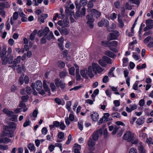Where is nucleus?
Listing matches in <instances>:
<instances>
[{
    "instance_id": "774afa93",
    "label": "nucleus",
    "mask_w": 153,
    "mask_h": 153,
    "mask_svg": "<svg viewBox=\"0 0 153 153\" xmlns=\"http://www.w3.org/2000/svg\"><path fill=\"white\" fill-rule=\"evenodd\" d=\"M129 153H137V152L135 148H132L130 149Z\"/></svg>"
},
{
    "instance_id": "3c124183",
    "label": "nucleus",
    "mask_w": 153,
    "mask_h": 153,
    "mask_svg": "<svg viewBox=\"0 0 153 153\" xmlns=\"http://www.w3.org/2000/svg\"><path fill=\"white\" fill-rule=\"evenodd\" d=\"M59 126L62 130H64L66 127L63 121H61L60 123H59Z\"/></svg>"
},
{
    "instance_id": "37998d69",
    "label": "nucleus",
    "mask_w": 153,
    "mask_h": 153,
    "mask_svg": "<svg viewBox=\"0 0 153 153\" xmlns=\"http://www.w3.org/2000/svg\"><path fill=\"white\" fill-rule=\"evenodd\" d=\"M2 142H0V144L2 143ZM8 149V146L6 145L0 144V149L2 150H7Z\"/></svg>"
},
{
    "instance_id": "0eeeda50",
    "label": "nucleus",
    "mask_w": 153,
    "mask_h": 153,
    "mask_svg": "<svg viewBox=\"0 0 153 153\" xmlns=\"http://www.w3.org/2000/svg\"><path fill=\"white\" fill-rule=\"evenodd\" d=\"M87 20V24L91 28H92L94 26L93 22L94 19L91 16L87 15L86 17Z\"/></svg>"
},
{
    "instance_id": "6e6552de",
    "label": "nucleus",
    "mask_w": 153,
    "mask_h": 153,
    "mask_svg": "<svg viewBox=\"0 0 153 153\" xmlns=\"http://www.w3.org/2000/svg\"><path fill=\"white\" fill-rule=\"evenodd\" d=\"M146 27L144 29V30L146 31L151 29L153 27V20L149 19L146 21Z\"/></svg>"
},
{
    "instance_id": "423d86ee",
    "label": "nucleus",
    "mask_w": 153,
    "mask_h": 153,
    "mask_svg": "<svg viewBox=\"0 0 153 153\" xmlns=\"http://www.w3.org/2000/svg\"><path fill=\"white\" fill-rule=\"evenodd\" d=\"M54 82L56 86L60 87L62 89H64L65 87V83L63 80H60L59 79L57 78L54 80Z\"/></svg>"
},
{
    "instance_id": "7c9ffc66",
    "label": "nucleus",
    "mask_w": 153,
    "mask_h": 153,
    "mask_svg": "<svg viewBox=\"0 0 153 153\" xmlns=\"http://www.w3.org/2000/svg\"><path fill=\"white\" fill-rule=\"evenodd\" d=\"M7 52L6 47L5 46H3L1 51V57L2 59H3L4 56L6 55Z\"/></svg>"
},
{
    "instance_id": "aec40b11",
    "label": "nucleus",
    "mask_w": 153,
    "mask_h": 153,
    "mask_svg": "<svg viewBox=\"0 0 153 153\" xmlns=\"http://www.w3.org/2000/svg\"><path fill=\"white\" fill-rule=\"evenodd\" d=\"M43 88L45 90V91L47 92L48 95H50L51 94L50 90L47 84V82L46 80H44L43 82Z\"/></svg>"
},
{
    "instance_id": "052dcab7",
    "label": "nucleus",
    "mask_w": 153,
    "mask_h": 153,
    "mask_svg": "<svg viewBox=\"0 0 153 153\" xmlns=\"http://www.w3.org/2000/svg\"><path fill=\"white\" fill-rule=\"evenodd\" d=\"M58 138L60 139H62L64 137V133L62 131L60 132L58 134Z\"/></svg>"
},
{
    "instance_id": "338daca9",
    "label": "nucleus",
    "mask_w": 153,
    "mask_h": 153,
    "mask_svg": "<svg viewBox=\"0 0 153 153\" xmlns=\"http://www.w3.org/2000/svg\"><path fill=\"white\" fill-rule=\"evenodd\" d=\"M108 76H105L103 77L102 81L103 82L105 83L108 81Z\"/></svg>"
},
{
    "instance_id": "2eb2a0df",
    "label": "nucleus",
    "mask_w": 153,
    "mask_h": 153,
    "mask_svg": "<svg viewBox=\"0 0 153 153\" xmlns=\"http://www.w3.org/2000/svg\"><path fill=\"white\" fill-rule=\"evenodd\" d=\"M90 12L91 14V15L93 16V17H94L97 18L99 17L101 14L100 12L95 9H92L91 10Z\"/></svg>"
},
{
    "instance_id": "4468645a",
    "label": "nucleus",
    "mask_w": 153,
    "mask_h": 153,
    "mask_svg": "<svg viewBox=\"0 0 153 153\" xmlns=\"http://www.w3.org/2000/svg\"><path fill=\"white\" fill-rule=\"evenodd\" d=\"M86 9L83 7L80 10L77 11L76 13V16L77 17H82L85 14Z\"/></svg>"
},
{
    "instance_id": "13d9d810",
    "label": "nucleus",
    "mask_w": 153,
    "mask_h": 153,
    "mask_svg": "<svg viewBox=\"0 0 153 153\" xmlns=\"http://www.w3.org/2000/svg\"><path fill=\"white\" fill-rule=\"evenodd\" d=\"M78 127L79 128L80 130H82L83 128V123L82 122L79 121L78 123Z\"/></svg>"
},
{
    "instance_id": "c85d7f7f",
    "label": "nucleus",
    "mask_w": 153,
    "mask_h": 153,
    "mask_svg": "<svg viewBox=\"0 0 153 153\" xmlns=\"http://www.w3.org/2000/svg\"><path fill=\"white\" fill-rule=\"evenodd\" d=\"M138 149L140 153H146V151L144 150L143 147L141 143H140L138 146Z\"/></svg>"
},
{
    "instance_id": "680f3d73",
    "label": "nucleus",
    "mask_w": 153,
    "mask_h": 153,
    "mask_svg": "<svg viewBox=\"0 0 153 153\" xmlns=\"http://www.w3.org/2000/svg\"><path fill=\"white\" fill-rule=\"evenodd\" d=\"M74 149L77 150H80L81 149L80 145L77 143L74 144Z\"/></svg>"
},
{
    "instance_id": "bf43d9fd",
    "label": "nucleus",
    "mask_w": 153,
    "mask_h": 153,
    "mask_svg": "<svg viewBox=\"0 0 153 153\" xmlns=\"http://www.w3.org/2000/svg\"><path fill=\"white\" fill-rule=\"evenodd\" d=\"M18 17V14L17 12H14L13 15L12 17L11 18L13 19L14 20H17Z\"/></svg>"
},
{
    "instance_id": "f8f14e48",
    "label": "nucleus",
    "mask_w": 153,
    "mask_h": 153,
    "mask_svg": "<svg viewBox=\"0 0 153 153\" xmlns=\"http://www.w3.org/2000/svg\"><path fill=\"white\" fill-rule=\"evenodd\" d=\"M109 25V22L107 19H102L98 23V25L99 27L104 26L107 28Z\"/></svg>"
},
{
    "instance_id": "c03bdc74",
    "label": "nucleus",
    "mask_w": 153,
    "mask_h": 153,
    "mask_svg": "<svg viewBox=\"0 0 153 153\" xmlns=\"http://www.w3.org/2000/svg\"><path fill=\"white\" fill-rule=\"evenodd\" d=\"M144 123V120L142 118H138L136 121L137 123L139 125H140Z\"/></svg>"
},
{
    "instance_id": "de8ad7c7",
    "label": "nucleus",
    "mask_w": 153,
    "mask_h": 153,
    "mask_svg": "<svg viewBox=\"0 0 153 153\" xmlns=\"http://www.w3.org/2000/svg\"><path fill=\"white\" fill-rule=\"evenodd\" d=\"M30 123V121L29 120L28 118H27L26 120V121L24 123L23 126L24 127H26L28 126L29 125Z\"/></svg>"
},
{
    "instance_id": "e2e57ef3",
    "label": "nucleus",
    "mask_w": 153,
    "mask_h": 153,
    "mask_svg": "<svg viewBox=\"0 0 153 153\" xmlns=\"http://www.w3.org/2000/svg\"><path fill=\"white\" fill-rule=\"evenodd\" d=\"M138 83L139 81H137L135 82L133 86V88L135 90H137V86L138 84Z\"/></svg>"
},
{
    "instance_id": "49530a36",
    "label": "nucleus",
    "mask_w": 153,
    "mask_h": 153,
    "mask_svg": "<svg viewBox=\"0 0 153 153\" xmlns=\"http://www.w3.org/2000/svg\"><path fill=\"white\" fill-rule=\"evenodd\" d=\"M29 98V96L27 95L25 96H22L21 98L22 100V101L23 102H26L27 101V100Z\"/></svg>"
},
{
    "instance_id": "dca6fc26",
    "label": "nucleus",
    "mask_w": 153,
    "mask_h": 153,
    "mask_svg": "<svg viewBox=\"0 0 153 153\" xmlns=\"http://www.w3.org/2000/svg\"><path fill=\"white\" fill-rule=\"evenodd\" d=\"M117 45V42L116 41H114L109 42V49L113 51H115L116 49L112 47H116Z\"/></svg>"
},
{
    "instance_id": "72a5a7b5",
    "label": "nucleus",
    "mask_w": 153,
    "mask_h": 153,
    "mask_svg": "<svg viewBox=\"0 0 153 153\" xmlns=\"http://www.w3.org/2000/svg\"><path fill=\"white\" fill-rule=\"evenodd\" d=\"M102 59H103L105 63L108 64H110L111 63V60L109 57L105 56H104L102 57Z\"/></svg>"
},
{
    "instance_id": "79ce46f5",
    "label": "nucleus",
    "mask_w": 153,
    "mask_h": 153,
    "mask_svg": "<svg viewBox=\"0 0 153 153\" xmlns=\"http://www.w3.org/2000/svg\"><path fill=\"white\" fill-rule=\"evenodd\" d=\"M115 7L117 9H119L120 6V2L119 1H117L114 3Z\"/></svg>"
},
{
    "instance_id": "864d4df0",
    "label": "nucleus",
    "mask_w": 153,
    "mask_h": 153,
    "mask_svg": "<svg viewBox=\"0 0 153 153\" xmlns=\"http://www.w3.org/2000/svg\"><path fill=\"white\" fill-rule=\"evenodd\" d=\"M75 70L74 67H72L70 68L69 70V74L71 75H74V74Z\"/></svg>"
},
{
    "instance_id": "412c9836",
    "label": "nucleus",
    "mask_w": 153,
    "mask_h": 153,
    "mask_svg": "<svg viewBox=\"0 0 153 153\" xmlns=\"http://www.w3.org/2000/svg\"><path fill=\"white\" fill-rule=\"evenodd\" d=\"M59 32L62 35H66L69 33V30L64 27H62V29H60Z\"/></svg>"
},
{
    "instance_id": "0e129e2a",
    "label": "nucleus",
    "mask_w": 153,
    "mask_h": 153,
    "mask_svg": "<svg viewBox=\"0 0 153 153\" xmlns=\"http://www.w3.org/2000/svg\"><path fill=\"white\" fill-rule=\"evenodd\" d=\"M46 42V36H44L42 38L40 41V43L41 44H43L45 43Z\"/></svg>"
},
{
    "instance_id": "f704fd0d",
    "label": "nucleus",
    "mask_w": 153,
    "mask_h": 153,
    "mask_svg": "<svg viewBox=\"0 0 153 153\" xmlns=\"http://www.w3.org/2000/svg\"><path fill=\"white\" fill-rule=\"evenodd\" d=\"M116 25L114 23H112L110 26H108L107 30L109 31H111L116 28Z\"/></svg>"
},
{
    "instance_id": "393cba45",
    "label": "nucleus",
    "mask_w": 153,
    "mask_h": 153,
    "mask_svg": "<svg viewBox=\"0 0 153 153\" xmlns=\"http://www.w3.org/2000/svg\"><path fill=\"white\" fill-rule=\"evenodd\" d=\"M105 54L111 58H114L115 56V54L112 52L109 51H105Z\"/></svg>"
},
{
    "instance_id": "1a4fd4ad",
    "label": "nucleus",
    "mask_w": 153,
    "mask_h": 153,
    "mask_svg": "<svg viewBox=\"0 0 153 153\" xmlns=\"http://www.w3.org/2000/svg\"><path fill=\"white\" fill-rule=\"evenodd\" d=\"M87 0H80L79 4L78 1L77 0L75 1V5L76 8L79 9L80 6H85L87 3Z\"/></svg>"
},
{
    "instance_id": "a18cd8bd",
    "label": "nucleus",
    "mask_w": 153,
    "mask_h": 153,
    "mask_svg": "<svg viewBox=\"0 0 153 153\" xmlns=\"http://www.w3.org/2000/svg\"><path fill=\"white\" fill-rule=\"evenodd\" d=\"M112 117H116L117 118H120V114L117 112H115L112 113L111 115Z\"/></svg>"
},
{
    "instance_id": "ea45409f",
    "label": "nucleus",
    "mask_w": 153,
    "mask_h": 153,
    "mask_svg": "<svg viewBox=\"0 0 153 153\" xmlns=\"http://www.w3.org/2000/svg\"><path fill=\"white\" fill-rule=\"evenodd\" d=\"M71 104L72 102L71 101H68L66 102V107L69 111H70L71 109Z\"/></svg>"
},
{
    "instance_id": "6ab92c4d",
    "label": "nucleus",
    "mask_w": 153,
    "mask_h": 153,
    "mask_svg": "<svg viewBox=\"0 0 153 153\" xmlns=\"http://www.w3.org/2000/svg\"><path fill=\"white\" fill-rule=\"evenodd\" d=\"M129 108L128 107H127L126 108V110L128 113L131 112V111L137 108V106L135 104L130 105H129Z\"/></svg>"
},
{
    "instance_id": "9d476101",
    "label": "nucleus",
    "mask_w": 153,
    "mask_h": 153,
    "mask_svg": "<svg viewBox=\"0 0 153 153\" xmlns=\"http://www.w3.org/2000/svg\"><path fill=\"white\" fill-rule=\"evenodd\" d=\"M102 128H100L93 133L92 135L93 139L94 140H97L99 136L102 135Z\"/></svg>"
},
{
    "instance_id": "20e7f679",
    "label": "nucleus",
    "mask_w": 153,
    "mask_h": 153,
    "mask_svg": "<svg viewBox=\"0 0 153 153\" xmlns=\"http://www.w3.org/2000/svg\"><path fill=\"white\" fill-rule=\"evenodd\" d=\"M136 137V136L133 133L128 131L124 134L123 138L128 142H132Z\"/></svg>"
},
{
    "instance_id": "9b49d317",
    "label": "nucleus",
    "mask_w": 153,
    "mask_h": 153,
    "mask_svg": "<svg viewBox=\"0 0 153 153\" xmlns=\"http://www.w3.org/2000/svg\"><path fill=\"white\" fill-rule=\"evenodd\" d=\"M119 35V32L115 30L110 34L108 39L109 40L115 39L118 37Z\"/></svg>"
},
{
    "instance_id": "c9c22d12",
    "label": "nucleus",
    "mask_w": 153,
    "mask_h": 153,
    "mask_svg": "<svg viewBox=\"0 0 153 153\" xmlns=\"http://www.w3.org/2000/svg\"><path fill=\"white\" fill-rule=\"evenodd\" d=\"M98 62L100 65L102 67H105L107 66L105 61L102 58L99 60Z\"/></svg>"
},
{
    "instance_id": "4be33fe9",
    "label": "nucleus",
    "mask_w": 153,
    "mask_h": 153,
    "mask_svg": "<svg viewBox=\"0 0 153 153\" xmlns=\"http://www.w3.org/2000/svg\"><path fill=\"white\" fill-rule=\"evenodd\" d=\"M64 41V39L63 37L62 36L60 38L58 39V41L59 42L58 45L60 48L62 50L64 49V47L63 43Z\"/></svg>"
},
{
    "instance_id": "5fc2aeb1",
    "label": "nucleus",
    "mask_w": 153,
    "mask_h": 153,
    "mask_svg": "<svg viewBox=\"0 0 153 153\" xmlns=\"http://www.w3.org/2000/svg\"><path fill=\"white\" fill-rule=\"evenodd\" d=\"M101 45L104 46L109 48V42L106 41H102L101 42Z\"/></svg>"
},
{
    "instance_id": "a19ab883",
    "label": "nucleus",
    "mask_w": 153,
    "mask_h": 153,
    "mask_svg": "<svg viewBox=\"0 0 153 153\" xmlns=\"http://www.w3.org/2000/svg\"><path fill=\"white\" fill-rule=\"evenodd\" d=\"M130 4V3L129 2H127L126 3L125 5V7L126 10H131L132 9V6Z\"/></svg>"
},
{
    "instance_id": "a878e982",
    "label": "nucleus",
    "mask_w": 153,
    "mask_h": 153,
    "mask_svg": "<svg viewBox=\"0 0 153 153\" xmlns=\"http://www.w3.org/2000/svg\"><path fill=\"white\" fill-rule=\"evenodd\" d=\"M11 140L10 139L7 137L3 138L0 139V142H2L4 143H7L11 142Z\"/></svg>"
},
{
    "instance_id": "c756f323",
    "label": "nucleus",
    "mask_w": 153,
    "mask_h": 153,
    "mask_svg": "<svg viewBox=\"0 0 153 153\" xmlns=\"http://www.w3.org/2000/svg\"><path fill=\"white\" fill-rule=\"evenodd\" d=\"M28 147L31 152H34L36 150V148L33 144L30 143L28 144Z\"/></svg>"
},
{
    "instance_id": "58836bf2",
    "label": "nucleus",
    "mask_w": 153,
    "mask_h": 153,
    "mask_svg": "<svg viewBox=\"0 0 153 153\" xmlns=\"http://www.w3.org/2000/svg\"><path fill=\"white\" fill-rule=\"evenodd\" d=\"M57 64L58 67L60 68H63L65 65L64 62L61 61H59L57 62Z\"/></svg>"
},
{
    "instance_id": "2f4dec72",
    "label": "nucleus",
    "mask_w": 153,
    "mask_h": 153,
    "mask_svg": "<svg viewBox=\"0 0 153 153\" xmlns=\"http://www.w3.org/2000/svg\"><path fill=\"white\" fill-rule=\"evenodd\" d=\"M21 57L20 56H17L16 58L14 59L13 63L15 64L16 66L17 64H19L21 60Z\"/></svg>"
},
{
    "instance_id": "7ed1b4c3",
    "label": "nucleus",
    "mask_w": 153,
    "mask_h": 153,
    "mask_svg": "<svg viewBox=\"0 0 153 153\" xmlns=\"http://www.w3.org/2000/svg\"><path fill=\"white\" fill-rule=\"evenodd\" d=\"M16 127L15 123L13 122H11L9 125V126L6 127L5 131L7 132H4L1 135V136L2 137L3 135L7 136L10 137H12L13 136V132L12 131H10V128L15 129Z\"/></svg>"
},
{
    "instance_id": "f3484780",
    "label": "nucleus",
    "mask_w": 153,
    "mask_h": 153,
    "mask_svg": "<svg viewBox=\"0 0 153 153\" xmlns=\"http://www.w3.org/2000/svg\"><path fill=\"white\" fill-rule=\"evenodd\" d=\"M110 116V114L108 113H105L103 117L99 120V123H101L102 122H105L108 121V117Z\"/></svg>"
},
{
    "instance_id": "f257e3e1",
    "label": "nucleus",
    "mask_w": 153,
    "mask_h": 153,
    "mask_svg": "<svg viewBox=\"0 0 153 153\" xmlns=\"http://www.w3.org/2000/svg\"><path fill=\"white\" fill-rule=\"evenodd\" d=\"M103 71V69L96 63H93L88 67V74L92 77L94 76V73L95 74H100Z\"/></svg>"
},
{
    "instance_id": "a211bd4d",
    "label": "nucleus",
    "mask_w": 153,
    "mask_h": 153,
    "mask_svg": "<svg viewBox=\"0 0 153 153\" xmlns=\"http://www.w3.org/2000/svg\"><path fill=\"white\" fill-rule=\"evenodd\" d=\"M95 144V142L92 139H90L88 143V145L89 146V148L90 150L92 151L94 150V146Z\"/></svg>"
},
{
    "instance_id": "b1692460",
    "label": "nucleus",
    "mask_w": 153,
    "mask_h": 153,
    "mask_svg": "<svg viewBox=\"0 0 153 153\" xmlns=\"http://www.w3.org/2000/svg\"><path fill=\"white\" fill-rule=\"evenodd\" d=\"M3 111L4 113L6 114L8 116L10 117L12 116L13 114V112L9 111L7 108H4L3 110Z\"/></svg>"
},
{
    "instance_id": "09e8293b",
    "label": "nucleus",
    "mask_w": 153,
    "mask_h": 153,
    "mask_svg": "<svg viewBox=\"0 0 153 153\" xmlns=\"http://www.w3.org/2000/svg\"><path fill=\"white\" fill-rule=\"evenodd\" d=\"M115 69V68L114 67H113L110 70L109 72L108 73V75L109 76H111V75H112V76H114V73H113V72L114 71V70Z\"/></svg>"
},
{
    "instance_id": "6e6d98bb",
    "label": "nucleus",
    "mask_w": 153,
    "mask_h": 153,
    "mask_svg": "<svg viewBox=\"0 0 153 153\" xmlns=\"http://www.w3.org/2000/svg\"><path fill=\"white\" fill-rule=\"evenodd\" d=\"M69 119L71 121H73L74 120V117L73 112H71L69 114Z\"/></svg>"
},
{
    "instance_id": "8fccbe9b",
    "label": "nucleus",
    "mask_w": 153,
    "mask_h": 153,
    "mask_svg": "<svg viewBox=\"0 0 153 153\" xmlns=\"http://www.w3.org/2000/svg\"><path fill=\"white\" fill-rule=\"evenodd\" d=\"M26 92L29 95L31 94L32 91L30 87L27 86L26 88Z\"/></svg>"
},
{
    "instance_id": "69168bd1",
    "label": "nucleus",
    "mask_w": 153,
    "mask_h": 153,
    "mask_svg": "<svg viewBox=\"0 0 153 153\" xmlns=\"http://www.w3.org/2000/svg\"><path fill=\"white\" fill-rule=\"evenodd\" d=\"M119 127L118 126H115L114 128L113 129V131L112 132V134L113 135H114L117 133V130L119 129Z\"/></svg>"
},
{
    "instance_id": "473e14b6",
    "label": "nucleus",
    "mask_w": 153,
    "mask_h": 153,
    "mask_svg": "<svg viewBox=\"0 0 153 153\" xmlns=\"http://www.w3.org/2000/svg\"><path fill=\"white\" fill-rule=\"evenodd\" d=\"M64 27H68L69 26V22L67 18H64L63 21Z\"/></svg>"
},
{
    "instance_id": "5701e85b",
    "label": "nucleus",
    "mask_w": 153,
    "mask_h": 153,
    "mask_svg": "<svg viewBox=\"0 0 153 153\" xmlns=\"http://www.w3.org/2000/svg\"><path fill=\"white\" fill-rule=\"evenodd\" d=\"M91 117L92 120L94 121H97L99 119V114L97 112H94L91 115Z\"/></svg>"
},
{
    "instance_id": "4d7b16f0",
    "label": "nucleus",
    "mask_w": 153,
    "mask_h": 153,
    "mask_svg": "<svg viewBox=\"0 0 153 153\" xmlns=\"http://www.w3.org/2000/svg\"><path fill=\"white\" fill-rule=\"evenodd\" d=\"M54 37L53 33L52 32H50L49 34L47 36V39L48 40H50Z\"/></svg>"
},
{
    "instance_id": "603ef678",
    "label": "nucleus",
    "mask_w": 153,
    "mask_h": 153,
    "mask_svg": "<svg viewBox=\"0 0 153 153\" xmlns=\"http://www.w3.org/2000/svg\"><path fill=\"white\" fill-rule=\"evenodd\" d=\"M49 31L48 27H45L43 30L42 32L44 35L45 36L47 34Z\"/></svg>"
},
{
    "instance_id": "bb28decb",
    "label": "nucleus",
    "mask_w": 153,
    "mask_h": 153,
    "mask_svg": "<svg viewBox=\"0 0 153 153\" xmlns=\"http://www.w3.org/2000/svg\"><path fill=\"white\" fill-rule=\"evenodd\" d=\"M119 27L120 28H122L124 26V22L121 19L120 16H119L118 18Z\"/></svg>"
},
{
    "instance_id": "cd10ccee",
    "label": "nucleus",
    "mask_w": 153,
    "mask_h": 153,
    "mask_svg": "<svg viewBox=\"0 0 153 153\" xmlns=\"http://www.w3.org/2000/svg\"><path fill=\"white\" fill-rule=\"evenodd\" d=\"M105 126L106 125H104L102 126L101 128H102V132L103 131V134L105 138H106L108 135L107 128H105Z\"/></svg>"
},
{
    "instance_id": "f03ea898",
    "label": "nucleus",
    "mask_w": 153,
    "mask_h": 153,
    "mask_svg": "<svg viewBox=\"0 0 153 153\" xmlns=\"http://www.w3.org/2000/svg\"><path fill=\"white\" fill-rule=\"evenodd\" d=\"M31 87L33 90L36 89L39 91V93L41 95H44L45 94V91L42 89V82L39 80L36 81L34 83H32L31 85Z\"/></svg>"
},
{
    "instance_id": "ddd939ff",
    "label": "nucleus",
    "mask_w": 153,
    "mask_h": 153,
    "mask_svg": "<svg viewBox=\"0 0 153 153\" xmlns=\"http://www.w3.org/2000/svg\"><path fill=\"white\" fill-rule=\"evenodd\" d=\"M80 74L82 77L85 78H87L88 76H89L90 78H92V77L91 76L88 74V69H84L81 70L80 71Z\"/></svg>"
},
{
    "instance_id": "4c0bfd02",
    "label": "nucleus",
    "mask_w": 153,
    "mask_h": 153,
    "mask_svg": "<svg viewBox=\"0 0 153 153\" xmlns=\"http://www.w3.org/2000/svg\"><path fill=\"white\" fill-rule=\"evenodd\" d=\"M67 73V71L66 70H64L61 72L59 74V76L60 78H64L66 76Z\"/></svg>"
},
{
    "instance_id": "e433bc0d",
    "label": "nucleus",
    "mask_w": 153,
    "mask_h": 153,
    "mask_svg": "<svg viewBox=\"0 0 153 153\" xmlns=\"http://www.w3.org/2000/svg\"><path fill=\"white\" fill-rule=\"evenodd\" d=\"M37 33V30H34L33 32L30 34V38L31 40H33L34 39L35 35H36Z\"/></svg>"
},
{
    "instance_id": "39448f33",
    "label": "nucleus",
    "mask_w": 153,
    "mask_h": 153,
    "mask_svg": "<svg viewBox=\"0 0 153 153\" xmlns=\"http://www.w3.org/2000/svg\"><path fill=\"white\" fill-rule=\"evenodd\" d=\"M13 59V54H10L8 56L7 55L4 58L2 59V64L5 65L7 62L9 64H11L12 63Z\"/></svg>"
}]
</instances>
